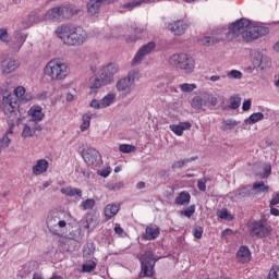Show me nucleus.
Masks as SVG:
<instances>
[{"label": "nucleus", "instance_id": "1", "mask_svg": "<svg viewBox=\"0 0 279 279\" xmlns=\"http://www.w3.org/2000/svg\"><path fill=\"white\" fill-rule=\"evenodd\" d=\"M250 25H252V21L245 17L231 23L226 34L227 40H234V38H239L242 35L243 40L250 43V40H256V38H260V36L267 34V28L260 26L250 28Z\"/></svg>", "mask_w": 279, "mask_h": 279}, {"label": "nucleus", "instance_id": "2", "mask_svg": "<svg viewBox=\"0 0 279 279\" xmlns=\"http://www.w3.org/2000/svg\"><path fill=\"white\" fill-rule=\"evenodd\" d=\"M57 37L68 47H80L83 43H86L88 35L86 31L80 26L61 25L54 31Z\"/></svg>", "mask_w": 279, "mask_h": 279}, {"label": "nucleus", "instance_id": "3", "mask_svg": "<svg viewBox=\"0 0 279 279\" xmlns=\"http://www.w3.org/2000/svg\"><path fill=\"white\" fill-rule=\"evenodd\" d=\"M75 14H80V10L73 5H59L49 9L45 15V21L50 23H61V21H69L73 19Z\"/></svg>", "mask_w": 279, "mask_h": 279}, {"label": "nucleus", "instance_id": "4", "mask_svg": "<svg viewBox=\"0 0 279 279\" xmlns=\"http://www.w3.org/2000/svg\"><path fill=\"white\" fill-rule=\"evenodd\" d=\"M219 104L217 96H214L213 93L202 92L198 95L194 96L191 100V106L195 112H202L207 108L213 110L215 106Z\"/></svg>", "mask_w": 279, "mask_h": 279}, {"label": "nucleus", "instance_id": "5", "mask_svg": "<svg viewBox=\"0 0 279 279\" xmlns=\"http://www.w3.org/2000/svg\"><path fill=\"white\" fill-rule=\"evenodd\" d=\"M169 64L175 66V69H181L186 75H191L195 71V59L191 54L177 53L169 58Z\"/></svg>", "mask_w": 279, "mask_h": 279}, {"label": "nucleus", "instance_id": "6", "mask_svg": "<svg viewBox=\"0 0 279 279\" xmlns=\"http://www.w3.org/2000/svg\"><path fill=\"white\" fill-rule=\"evenodd\" d=\"M141 262V277L142 278H151L155 274L154 267H156V263L160 260L158 256L154 255V252L146 251L144 254L138 256Z\"/></svg>", "mask_w": 279, "mask_h": 279}, {"label": "nucleus", "instance_id": "7", "mask_svg": "<svg viewBox=\"0 0 279 279\" xmlns=\"http://www.w3.org/2000/svg\"><path fill=\"white\" fill-rule=\"evenodd\" d=\"M44 73L51 80H64L69 75V66L59 60H51L45 66Z\"/></svg>", "mask_w": 279, "mask_h": 279}, {"label": "nucleus", "instance_id": "8", "mask_svg": "<svg viewBox=\"0 0 279 279\" xmlns=\"http://www.w3.org/2000/svg\"><path fill=\"white\" fill-rule=\"evenodd\" d=\"M3 112L7 117V121H19V100L16 96L9 94L2 98Z\"/></svg>", "mask_w": 279, "mask_h": 279}, {"label": "nucleus", "instance_id": "9", "mask_svg": "<svg viewBox=\"0 0 279 279\" xmlns=\"http://www.w3.org/2000/svg\"><path fill=\"white\" fill-rule=\"evenodd\" d=\"M137 75L138 72L136 71L129 72L126 77L120 78L116 83V88L118 93H120L122 99H125V97H129V95L132 94V88L134 86V82L136 81Z\"/></svg>", "mask_w": 279, "mask_h": 279}, {"label": "nucleus", "instance_id": "10", "mask_svg": "<svg viewBox=\"0 0 279 279\" xmlns=\"http://www.w3.org/2000/svg\"><path fill=\"white\" fill-rule=\"evenodd\" d=\"M46 223L49 232L57 236L62 234V228H66V221L60 219L59 211H50L47 216Z\"/></svg>", "mask_w": 279, "mask_h": 279}, {"label": "nucleus", "instance_id": "11", "mask_svg": "<svg viewBox=\"0 0 279 279\" xmlns=\"http://www.w3.org/2000/svg\"><path fill=\"white\" fill-rule=\"evenodd\" d=\"M248 232L251 236H256L257 239H265L271 233V229L267 221L265 220H254L248 225Z\"/></svg>", "mask_w": 279, "mask_h": 279}, {"label": "nucleus", "instance_id": "12", "mask_svg": "<svg viewBox=\"0 0 279 279\" xmlns=\"http://www.w3.org/2000/svg\"><path fill=\"white\" fill-rule=\"evenodd\" d=\"M251 60L253 62V66L255 69H259L260 71H265V69L271 68V58L258 50H253L251 52Z\"/></svg>", "mask_w": 279, "mask_h": 279}, {"label": "nucleus", "instance_id": "13", "mask_svg": "<svg viewBox=\"0 0 279 279\" xmlns=\"http://www.w3.org/2000/svg\"><path fill=\"white\" fill-rule=\"evenodd\" d=\"M117 73H119V65L109 63L100 70L99 77L105 83V86H108V84L114 82V75H117Z\"/></svg>", "mask_w": 279, "mask_h": 279}, {"label": "nucleus", "instance_id": "14", "mask_svg": "<svg viewBox=\"0 0 279 279\" xmlns=\"http://www.w3.org/2000/svg\"><path fill=\"white\" fill-rule=\"evenodd\" d=\"M82 158L88 167H97L101 162V154L98 153L95 148H85L82 151Z\"/></svg>", "mask_w": 279, "mask_h": 279}, {"label": "nucleus", "instance_id": "15", "mask_svg": "<svg viewBox=\"0 0 279 279\" xmlns=\"http://www.w3.org/2000/svg\"><path fill=\"white\" fill-rule=\"evenodd\" d=\"M154 49H156V41H149L148 44L143 45L133 58V66H136V64H141V62L145 60V57L149 56V53H151Z\"/></svg>", "mask_w": 279, "mask_h": 279}, {"label": "nucleus", "instance_id": "16", "mask_svg": "<svg viewBox=\"0 0 279 279\" xmlns=\"http://www.w3.org/2000/svg\"><path fill=\"white\" fill-rule=\"evenodd\" d=\"M43 21H45V17L40 15V12L33 11L22 20V27L24 29H28V27H32L33 25H38V23H43Z\"/></svg>", "mask_w": 279, "mask_h": 279}, {"label": "nucleus", "instance_id": "17", "mask_svg": "<svg viewBox=\"0 0 279 279\" xmlns=\"http://www.w3.org/2000/svg\"><path fill=\"white\" fill-rule=\"evenodd\" d=\"M21 63L16 59L5 58L1 62V73L2 75H10V73H14L15 69H19Z\"/></svg>", "mask_w": 279, "mask_h": 279}, {"label": "nucleus", "instance_id": "18", "mask_svg": "<svg viewBox=\"0 0 279 279\" xmlns=\"http://www.w3.org/2000/svg\"><path fill=\"white\" fill-rule=\"evenodd\" d=\"M187 28H189V24H186V22H184L183 20H178L168 24V29L172 34H174V36H182L186 34Z\"/></svg>", "mask_w": 279, "mask_h": 279}, {"label": "nucleus", "instance_id": "19", "mask_svg": "<svg viewBox=\"0 0 279 279\" xmlns=\"http://www.w3.org/2000/svg\"><path fill=\"white\" fill-rule=\"evenodd\" d=\"M25 40H27V35L25 33L17 32L14 34L11 41H9L10 49L13 51H21V47L25 45Z\"/></svg>", "mask_w": 279, "mask_h": 279}, {"label": "nucleus", "instance_id": "20", "mask_svg": "<svg viewBox=\"0 0 279 279\" xmlns=\"http://www.w3.org/2000/svg\"><path fill=\"white\" fill-rule=\"evenodd\" d=\"M28 113L31 116V119L28 120V122L31 123H40V121L45 119V113H43V107L40 106L31 107Z\"/></svg>", "mask_w": 279, "mask_h": 279}, {"label": "nucleus", "instance_id": "21", "mask_svg": "<svg viewBox=\"0 0 279 279\" xmlns=\"http://www.w3.org/2000/svg\"><path fill=\"white\" fill-rule=\"evenodd\" d=\"M12 95L16 97V101H20V104H27L32 101V94H26L25 87L23 86H17Z\"/></svg>", "mask_w": 279, "mask_h": 279}, {"label": "nucleus", "instance_id": "22", "mask_svg": "<svg viewBox=\"0 0 279 279\" xmlns=\"http://www.w3.org/2000/svg\"><path fill=\"white\" fill-rule=\"evenodd\" d=\"M238 263L241 265H245V263H250L252 260V252H250V247L241 246L236 252Z\"/></svg>", "mask_w": 279, "mask_h": 279}, {"label": "nucleus", "instance_id": "23", "mask_svg": "<svg viewBox=\"0 0 279 279\" xmlns=\"http://www.w3.org/2000/svg\"><path fill=\"white\" fill-rule=\"evenodd\" d=\"M107 0H89L87 3V12L89 16H97L99 10H101V4L106 3Z\"/></svg>", "mask_w": 279, "mask_h": 279}, {"label": "nucleus", "instance_id": "24", "mask_svg": "<svg viewBox=\"0 0 279 279\" xmlns=\"http://www.w3.org/2000/svg\"><path fill=\"white\" fill-rule=\"evenodd\" d=\"M160 236V228L156 225H149L146 227V233L144 234L145 241H156Z\"/></svg>", "mask_w": 279, "mask_h": 279}, {"label": "nucleus", "instance_id": "25", "mask_svg": "<svg viewBox=\"0 0 279 279\" xmlns=\"http://www.w3.org/2000/svg\"><path fill=\"white\" fill-rule=\"evenodd\" d=\"M170 130L177 136H182L184 134V130H191V122H181L180 124H170Z\"/></svg>", "mask_w": 279, "mask_h": 279}, {"label": "nucleus", "instance_id": "26", "mask_svg": "<svg viewBox=\"0 0 279 279\" xmlns=\"http://www.w3.org/2000/svg\"><path fill=\"white\" fill-rule=\"evenodd\" d=\"M49 169V161L45 159L37 160V163L33 167L34 175H43L45 171Z\"/></svg>", "mask_w": 279, "mask_h": 279}, {"label": "nucleus", "instance_id": "27", "mask_svg": "<svg viewBox=\"0 0 279 279\" xmlns=\"http://www.w3.org/2000/svg\"><path fill=\"white\" fill-rule=\"evenodd\" d=\"M177 206H189L191 204V194L186 191L181 192L174 199Z\"/></svg>", "mask_w": 279, "mask_h": 279}, {"label": "nucleus", "instance_id": "28", "mask_svg": "<svg viewBox=\"0 0 279 279\" xmlns=\"http://www.w3.org/2000/svg\"><path fill=\"white\" fill-rule=\"evenodd\" d=\"M252 191L254 195H263V193H269V185L265 184V181H257L253 183Z\"/></svg>", "mask_w": 279, "mask_h": 279}, {"label": "nucleus", "instance_id": "29", "mask_svg": "<svg viewBox=\"0 0 279 279\" xmlns=\"http://www.w3.org/2000/svg\"><path fill=\"white\" fill-rule=\"evenodd\" d=\"M119 210H121V205L109 204L105 207V217L107 219H112V217L118 215Z\"/></svg>", "mask_w": 279, "mask_h": 279}, {"label": "nucleus", "instance_id": "30", "mask_svg": "<svg viewBox=\"0 0 279 279\" xmlns=\"http://www.w3.org/2000/svg\"><path fill=\"white\" fill-rule=\"evenodd\" d=\"M61 193L66 197H75V195H77L78 199H82V190L77 187H72V186L62 187Z\"/></svg>", "mask_w": 279, "mask_h": 279}, {"label": "nucleus", "instance_id": "31", "mask_svg": "<svg viewBox=\"0 0 279 279\" xmlns=\"http://www.w3.org/2000/svg\"><path fill=\"white\" fill-rule=\"evenodd\" d=\"M265 119V114L263 112H255L251 114L245 121V125H254V123H258V121H263Z\"/></svg>", "mask_w": 279, "mask_h": 279}, {"label": "nucleus", "instance_id": "32", "mask_svg": "<svg viewBox=\"0 0 279 279\" xmlns=\"http://www.w3.org/2000/svg\"><path fill=\"white\" fill-rule=\"evenodd\" d=\"M95 269H97V263L93 259H88L82 265L81 271L82 274H92Z\"/></svg>", "mask_w": 279, "mask_h": 279}, {"label": "nucleus", "instance_id": "33", "mask_svg": "<svg viewBox=\"0 0 279 279\" xmlns=\"http://www.w3.org/2000/svg\"><path fill=\"white\" fill-rule=\"evenodd\" d=\"M101 86H106V83L101 81L100 76H93L89 78L90 93H93V90H97V88H101Z\"/></svg>", "mask_w": 279, "mask_h": 279}, {"label": "nucleus", "instance_id": "34", "mask_svg": "<svg viewBox=\"0 0 279 279\" xmlns=\"http://www.w3.org/2000/svg\"><path fill=\"white\" fill-rule=\"evenodd\" d=\"M114 99H117V94H108L102 99H100V104L102 108H108L109 106H112L114 102Z\"/></svg>", "mask_w": 279, "mask_h": 279}, {"label": "nucleus", "instance_id": "35", "mask_svg": "<svg viewBox=\"0 0 279 279\" xmlns=\"http://www.w3.org/2000/svg\"><path fill=\"white\" fill-rule=\"evenodd\" d=\"M239 125V122L236 120L228 119L222 122L221 130L222 132H228L230 130H234Z\"/></svg>", "mask_w": 279, "mask_h": 279}, {"label": "nucleus", "instance_id": "36", "mask_svg": "<svg viewBox=\"0 0 279 279\" xmlns=\"http://www.w3.org/2000/svg\"><path fill=\"white\" fill-rule=\"evenodd\" d=\"M251 195L252 191L250 190V185L234 191V197H250Z\"/></svg>", "mask_w": 279, "mask_h": 279}, {"label": "nucleus", "instance_id": "37", "mask_svg": "<svg viewBox=\"0 0 279 279\" xmlns=\"http://www.w3.org/2000/svg\"><path fill=\"white\" fill-rule=\"evenodd\" d=\"M195 160H197V156L175 161L172 163V169H182V167H184V165H189V162H193Z\"/></svg>", "mask_w": 279, "mask_h": 279}, {"label": "nucleus", "instance_id": "38", "mask_svg": "<svg viewBox=\"0 0 279 279\" xmlns=\"http://www.w3.org/2000/svg\"><path fill=\"white\" fill-rule=\"evenodd\" d=\"M132 32L135 34L132 37L126 38L128 43H136L138 40V34H143V28H138L135 24L131 26Z\"/></svg>", "mask_w": 279, "mask_h": 279}, {"label": "nucleus", "instance_id": "39", "mask_svg": "<svg viewBox=\"0 0 279 279\" xmlns=\"http://www.w3.org/2000/svg\"><path fill=\"white\" fill-rule=\"evenodd\" d=\"M143 3H145V0H133V1L122 5V8H123V10L132 11V10H134V8H138L140 5H143Z\"/></svg>", "mask_w": 279, "mask_h": 279}, {"label": "nucleus", "instance_id": "40", "mask_svg": "<svg viewBox=\"0 0 279 279\" xmlns=\"http://www.w3.org/2000/svg\"><path fill=\"white\" fill-rule=\"evenodd\" d=\"M83 123L81 124V132H86V130H88V128H90V114L88 113H84L83 117Z\"/></svg>", "mask_w": 279, "mask_h": 279}, {"label": "nucleus", "instance_id": "41", "mask_svg": "<svg viewBox=\"0 0 279 279\" xmlns=\"http://www.w3.org/2000/svg\"><path fill=\"white\" fill-rule=\"evenodd\" d=\"M97 219L93 218V216H88L85 221V228L93 231L97 228Z\"/></svg>", "mask_w": 279, "mask_h": 279}, {"label": "nucleus", "instance_id": "42", "mask_svg": "<svg viewBox=\"0 0 279 279\" xmlns=\"http://www.w3.org/2000/svg\"><path fill=\"white\" fill-rule=\"evenodd\" d=\"M32 136H34V130L32 129V123L28 122L22 131V137L29 138Z\"/></svg>", "mask_w": 279, "mask_h": 279}, {"label": "nucleus", "instance_id": "43", "mask_svg": "<svg viewBox=\"0 0 279 279\" xmlns=\"http://www.w3.org/2000/svg\"><path fill=\"white\" fill-rule=\"evenodd\" d=\"M81 208H82V210H90V209L95 208V199L88 198L86 201H83L81 203Z\"/></svg>", "mask_w": 279, "mask_h": 279}, {"label": "nucleus", "instance_id": "44", "mask_svg": "<svg viewBox=\"0 0 279 279\" xmlns=\"http://www.w3.org/2000/svg\"><path fill=\"white\" fill-rule=\"evenodd\" d=\"M179 88L182 90V93H193V90H195V88H197V85L183 83V84L179 85Z\"/></svg>", "mask_w": 279, "mask_h": 279}, {"label": "nucleus", "instance_id": "45", "mask_svg": "<svg viewBox=\"0 0 279 279\" xmlns=\"http://www.w3.org/2000/svg\"><path fill=\"white\" fill-rule=\"evenodd\" d=\"M201 43L202 45L210 47V45H217V43H219V39H217V37H203L201 38Z\"/></svg>", "mask_w": 279, "mask_h": 279}, {"label": "nucleus", "instance_id": "46", "mask_svg": "<svg viewBox=\"0 0 279 279\" xmlns=\"http://www.w3.org/2000/svg\"><path fill=\"white\" fill-rule=\"evenodd\" d=\"M227 77H229V80H242L243 73L239 70H231L227 73Z\"/></svg>", "mask_w": 279, "mask_h": 279}, {"label": "nucleus", "instance_id": "47", "mask_svg": "<svg viewBox=\"0 0 279 279\" xmlns=\"http://www.w3.org/2000/svg\"><path fill=\"white\" fill-rule=\"evenodd\" d=\"M135 149H136V147H134L133 145H130V144H121L119 146V150L122 154H132V151H134Z\"/></svg>", "mask_w": 279, "mask_h": 279}, {"label": "nucleus", "instance_id": "48", "mask_svg": "<svg viewBox=\"0 0 279 279\" xmlns=\"http://www.w3.org/2000/svg\"><path fill=\"white\" fill-rule=\"evenodd\" d=\"M0 40L5 45L10 43V35L8 34V28H0Z\"/></svg>", "mask_w": 279, "mask_h": 279}, {"label": "nucleus", "instance_id": "49", "mask_svg": "<svg viewBox=\"0 0 279 279\" xmlns=\"http://www.w3.org/2000/svg\"><path fill=\"white\" fill-rule=\"evenodd\" d=\"M10 137H8V134L3 135V137L0 140V154L2 149H8L10 147Z\"/></svg>", "mask_w": 279, "mask_h": 279}, {"label": "nucleus", "instance_id": "50", "mask_svg": "<svg viewBox=\"0 0 279 279\" xmlns=\"http://www.w3.org/2000/svg\"><path fill=\"white\" fill-rule=\"evenodd\" d=\"M230 106H231L232 110H236V108H239L241 106V97L232 96L230 98Z\"/></svg>", "mask_w": 279, "mask_h": 279}, {"label": "nucleus", "instance_id": "51", "mask_svg": "<svg viewBox=\"0 0 279 279\" xmlns=\"http://www.w3.org/2000/svg\"><path fill=\"white\" fill-rule=\"evenodd\" d=\"M218 217L220 219H226L227 221H232V215H230V213H228V209L226 208L218 211Z\"/></svg>", "mask_w": 279, "mask_h": 279}, {"label": "nucleus", "instance_id": "52", "mask_svg": "<svg viewBox=\"0 0 279 279\" xmlns=\"http://www.w3.org/2000/svg\"><path fill=\"white\" fill-rule=\"evenodd\" d=\"M268 279H279V266H272L268 274Z\"/></svg>", "mask_w": 279, "mask_h": 279}, {"label": "nucleus", "instance_id": "53", "mask_svg": "<svg viewBox=\"0 0 279 279\" xmlns=\"http://www.w3.org/2000/svg\"><path fill=\"white\" fill-rule=\"evenodd\" d=\"M72 243H73V240L65 239L64 242L61 243V250H63V252H71Z\"/></svg>", "mask_w": 279, "mask_h": 279}, {"label": "nucleus", "instance_id": "54", "mask_svg": "<svg viewBox=\"0 0 279 279\" xmlns=\"http://www.w3.org/2000/svg\"><path fill=\"white\" fill-rule=\"evenodd\" d=\"M111 172H112V169L110 167H106V168L99 169L97 171V174L100 175L101 178H108V175H110Z\"/></svg>", "mask_w": 279, "mask_h": 279}, {"label": "nucleus", "instance_id": "55", "mask_svg": "<svg viewBox=\"0 0 279 279\" xmlns=\"http://www.w3.org/2000/svg\"><path fill=\"white\" fill-rule=\"evenodd\" d=\"M206 182H208V179L203 178L197 181V189L198 191H202V193H206Z\"/></svg>", "mask_w": 279, "mask_h": 279}, {"label": "nucleus", "instance_id": "56", "mask_svg": "<svg viewBox=\"0 0 279 279\" xmlns=\"http://www.w3.org/2000/svg\"><path fill=\"white\" fill-rule=\"evenodd\" d=\"M94 252H95V248H93L90 246H84V248H83V256L85 258H90V256H93Z\"/></svg>", "mask_w": 279, "mask_h": 279}, {"label": "nucleus", "instance_id": "57", "mask_svg": "<svg viewBox=\"0 0 279 279\" xmlns=\"http://www.w3.org/2000/svg\"><path fill=\"white\" fill-rule=\"evenodd\" d=\"M90 108H94L95 110H101L104 106L101 105V100L93 99L89 104Z\"/></svg>", "mask_w": 279, "mask_h": 279}, {"label": "nucleus", "instance_id": "58", "mask_svg": "<svg viewBox=\"0 0 279 279\" xmlns=\"http://www.w3.org/2000/svg\"><path fill=\"white\" fill-rule=\"evenodd\" d=\"M185 217H193V215H195V205H191L190 207H187L184 211H183Z\"/></svg>", "mask_w": 279, "mask_h": 279}, {"label": "nucleus", "instance_id": "59", "mask_svg": "<svg viewBox=\"0 0 279 279\" xmlns=\"http://www.w3.org/2000/svg\"><path fill=\"white\" fill-rule=\"evenodd\" d=\"M193 234H194L195 239H202V234H204V228L195 227L193 229Z\"/></svg>", "mask_w": 279, "mask_h": 279}, {"label": "nucleus", "instance_id": "60", "mask_svg": "<svg viewBox=\"0 0 279 279\" xmlns=\"http://www.w3.org/2000/svg\"><path fill=\"white\" fill-rule=\"evenodd\" d=\"M271 175V165L267 163L263 168V178H269Z\"/></svg>", "mask_w": 279, "mask_h": 279}, {"label": "nucleus", "instance_id": "61", "mask_svg": "<svg viewBox=\"0 0 279 279\" xmlns=\"http://www.w3.org/2000/svg\"><path fill=\"white\" fill-rule=\"evenodd\" d=\"M250 108H252V100H245L242 105V110L243 112H247V110H250Z\"/></svg>", "mask_w": 279, "mask_h": 279}, {"label": "nucleus", "instance_id": "62", "mask_svg": "<svg viewBox=\"0 0 279 279\" xmlns=\"http://www.w3.org/2000/svg\"><path fill=\"white\" fill-rule=\"evenodd\" d=\"M277 204H279V194H276L272 198H271V201H270V203H269V206L271 207V206H277Z\"/></svg>", "mask_w": 279, "mask_h": 279}, {"label": "nucleus", "instance_id": "63", "mask_svg": "<svg viewBox=\"0 0 279 279\" xmlns=\"http://www.w3.org/2000/svg\"><path fill=\"white\" fill-rule=\"evenodd\" d=\"M8 123H9V130L5 133L7 136H8V134H13L12 130H14V124L16 123V121H8Z\"/></svg>", "mask_w": 279, "mask_h": 279}, {"label": "nucleus", "instance_id": "64", "mask_svg": "<svg viewBox=\"0 0 279 279\" xmlns=\"http://www.w3.org/2000/svg\"><path fill=\"white\" fill-rule=\"evenodd\" d=\"M113 230H114L116 234H119V236H123L124 230L121 228V226L116 225Z\"/></svg>", "mask_w": 279, "mask_h": 279}]
</instances>
